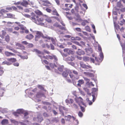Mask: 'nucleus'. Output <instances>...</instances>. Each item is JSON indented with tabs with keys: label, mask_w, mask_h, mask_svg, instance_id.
Returning <instances> with one entry per match:
<instances>
[{
	"label": "nucleus",
	"mask_w": 125,
	"mask_h": 125,
	"mask_svg": "<svg viewBox=\"0 0 125 125\" xmlns=\"http://www.w3.org/2000/svg\"><path fill=\"white\" fill-rule=\"evenodd\" d=\"M73 72L74 74L76 75V77H75L74 78L76 79H78L79 78V77L78 75V72L75 70H73Z\"/></svg>",
	"instance_id": "412c9836"
},
{
	"label": "nucleus",
	"mask_w": 125,
	"mask_h": 125,
	"mask_svg": "<svg viewBox=\"0 0 125 125\" xmlns=\"http://www.w3.org/2000/svg\"><path fill=\"white\" fill-rule=\"evenodd\" d=\"M44 96V94L41 92H37L36 94V97L37 98H40L42 96Z\"/></svg>",
	"instance_id": "ddd939ff"
},
{
	"label": "nucleus",
	"mask_w": 125,
	"mask_h": 125,
	"mask_svg": "<svg viewBox=\"0 0 125 125\" xmlns=\"http://www.w3.org/2000/svg\"><path fill=\"white\" fill-rule=\"evenodd\" d=\"M52 121L55 122H57L59 121V120L58 117H55L53 118Z\"/></svg>",
	"instance_id": "4c0bfd02"
},
{
	"label": "nucleus",
	"mask_w": 125,
	"mask_h": 125,
	"mask_svg": "<svg viewBox=\"0 0 125 125\" xmlns=\"http://www.w3.org/2000/svg\"><path fill=\"white\" fill-rule=\"evenodd\" d=\"M95 61L96 62V63H95L96 64L98 65L100 64V63L102 61V59L96 57H95Z\"/></svg>",
	"instance_id": "f8f14e48"
},
{
	"label": "nucleus",
	"mask_w": 125,
	"mask_h": 125,
	"mask_svg": "<svg viewBox=\"0 0 125 125\" xmlns=\"http://www.w3.org/2000/svg\"><path fill=\"white\" fill-rule=\"evenodd\" d=\"M13 65L16 66H18L19 65V63L18 62H16L13 63Z\"/></svg>",
	"instance_id": "e2e57ef3"
},
{
	"label": "nucleus",
	"mask_w": 125,
	"mask_h": 125,
	"mask_svg": "<svg viewBox=\"0 0 125 125\" xmlns=\"http://www.w3.org/2000/svg\"><path fill=\"white\" fill-rule=\"evenodd\" d=\"M84 80L86 81L87 83L89 82L90 80L86 77H84Z\"/></svg>",
	"instance_id": "680f3d73"
},
{
	"label": "nucleus",
	"mask_w": 125,
	"mask_h": 125,
	"mask_svg": "<svg viewBox=\"0 0 125 125\" xmlns=\"http://www.w3.org/2000/svg\"><path fill=\"white\" fill-rule=\"evenodd\" d=\"M34 51L41 58V59H42V56H43L44 55V53L36 49H34Z\"/></svg>",
	"instance_id": "423d86ee"
},
{
	"label": "nucleus",
	"mask_w": 125,
	"mask_h": 125,
	"mask_svg": "<svg viewBox=\"0 0 125 125\" xmlns=\"http://www.w3.org/2000/svg\"><path fill=\"white\" fill-rule=\"evenodd\" d=\"M43 115L44 116L46 117H48L49 116L48 114L45 113H43Z\"/></svg>",
	"instance_id": "052dcab7"
},
{
	"label": "nucleus",
	"mask_w": 125,
	"mask_h": 125,
	"mask_svg": "<svg viewBox=\"0 0 125 125\" xmlns=\"http://www.w3.org/2000/svg\"><path fill=\"white\" fill-rule=\"evenodd\" d=\"M28 4V2L26 0L23 1L21 3V5L25 7H26Z\"/></svg>",
	"instance_id": "aec40b11"
},
{
	"label": "nucleus",
	"mask_w": 125,
	"mask_h": 125,
	"mask_svg": "<svg viewBox=\"0 0 125 125\" xmlns=\"http://www.w3.org/2000/svg\"><path fill=\"white\" fill-rule=\"evenodd\" d=\"M21 43L23 44L27 45L28 44L27 42L26 41H23L21 42Z\"/></svg>",
	"instance_id": "bf43d9fd"
},
{
	"label": "nucleus",
	"mask_w": 125,
	"mask_h": 125,
	"mask_svg": "<svg viewBox=\"0 0 125 125\" xmlns=\"http://www.w3.org/2000/svg\"><path fill=\"white\" fill-rule=\"evenodd\" d=\"M88 22L87 20H84L82 23V25L83 26H85L86 24V23Z\"/></svg>",
	"instance_id": "a19ab883"
},
{
	"label": "nucleus",
	"mask_w": 125,
	"mask_h": 125,
	"mask_svg": "<svg viewBox=\"0 0 125 125\" xmlns=\"http://www.w3.org/2000/svg\"><path fill=\"white\" fill-rule=\"evenodd\" d=\"M84 74L85 75L90 77H94V74L92 73L85 72H84Z\"/></svg>",
	"instance_id": "dca6fc26"
},
{
	"label": "nucleus",
	"mask_w": 125,
	"mask_h": 125,
	"mask_svg": "<svg viewBox=\"0 0 125 125\" xmlns=\"http://www.w3.org/2000/svg\"><path fill=\"white\" fill-rule=\"evenodd\" d=\"M24 16L26 17L30 18L31 19V15H29L27 14H25Z\"/></svg>",
	"instance_id": "4d7b16f0"
},
{
	"label": "nucleus",
	"mask_w": 125,
	"mask_h": 125,
	"mask_svg": "<svg viewBox=\"0 0 125 125\" xmlns=\"http://www.w3.org/2000/svg\"><path fill=\"white\" fill-rule=\"evenodd\" d=\"M35 14L37 15H42V12L41 11H40L39 10H37L35 11Z\"/></svg>",
	"instance_id": "5701e85b"
},
{
	"label": "nucleus",
	"mask_w": 125,
	"mask_h": 125,
	"mask_svg": "<svg viewBox=\"0 0 125 125\" xmlns=\"http://www.w3.org/2000/svg\"><path fill=\"white\" fill-rule=\"evenodd\" d=\"M37 90V88H35L32 90V91L34 93H36Z\"/></svg>",
	"instance_id": "0e129e2a"
},
{
	"label": "nucleus",
	"mask_w": 125,
	"mask_h": 125,
	"mask_svg": "<svg viewBox=\"0 0 125 125\" xmlns=\"http://www.w3.org/2000/svg\"><path fill=\"white\" fill-rule=\"evenodd\" d=\"M120 19H123V20L124 22H125V16L123 14H121V15Z\"/></svg>",
	"instance_id": "58836bf2"
},
{
	"label": "nucleus",
	"mask_w": 125,
	"mask_h": 125,
	"mask_svg": "<svg viewBox=\"0 0 125 125\" xmlns=\"http://www.w3.org/2000/svg\"><path fill=\"white\" fill-rule=\"evenodd\" d=\"M62 75L64 77H66L68 75L67 70L65 71H64L62 73Z\"/></svg>",
	"instance_id": "7c9ffc66"
},
{
	"label": "nucleus",
	"mask_w": 125,
	"mask_h": 125,
	"mask_svg": "<svg viewBox=\"0 0 125 125\" xmlns=\"http://www.w3.org/2000/svg\"><path fill=\"white\" fill-rule=\"evenodd\" d=\"M3 17L9 18H12L13 17L12 14L11 13L6 14L5 15L3 16Z\"/></svg>",
	"instance_id": "6ab92c4d"
},
{
	"label": "nucleus",
	"mask_w": 125,
	"mask_h": 125,
	"mask_svg": "<svg viewBox=\"0 0 125 125\" xmlns=\"http://www.w3.org/2000/svg\"><path fill=\"white\" fill-rule=\"evenodd\" d=\"M65 60L67 61H73L75 59V58L73 55L68 57L65 58Z\"/></svg>",
	"instance_id": "0eeeda50"
},
{
	"label": "nucleus",
	"mask_w": 125,
	"mask_h": 125,
	"mask_svg": "<svg viewBox=\"0 0 125 125\" xmlns=\"http://www.w3.org/2000/svg\"><path fill=\"white\" fill-rule=\"evenodd\" d=\"M7 60L9 62L12 63L15 62L17 60L16 58H11L7 59Z\"/></svg>",
	"instance_id": "a211bd4d"
},
{
	"label": "nucleus",
	"mask_w": 125,
	"mask_h": 125,
	"mask_svg": "<svg viewBox=\"0 0 125 125\" xmlns=\"http://www.w3.org/2000/svg\"><path fill=\"white\" fill-rule=\"evenodd\" d=\"M2 64H7V65H10L11 64V63L8 61H5L3 62Z\"/></svg>",
	"instance_id": "c756f323"
},
{
	"label": "nucleus",
	"mask_w": 125,
	"mask_h": 125,
	"mask_svg": "<svg viewBox=\"0 0 125 125\" xmlns=\"http://www.w3.org/2000/svg\"><path fill=\"white\" fill-rule=\"evenodd\" d=\"M119 42L122 50L125 49V41L124 40H122L119 41Z\"/></svg>",
	"instance_id": "9b49d317"
},
{
	"label": "nucleus",
	"mask_w": 125,
	"mask_h": 125,
	"mask_svg": "<svg viewBox=\"0 0 125 125\" xmlns=\"http://www.w3.org/2000/svg\"><path fill=\"white\" fill-rule=\"evenodd\" d=\"M120 11L121 12H124L125 11V7L122 8L120 9Z\"/></svg>",
	"instance_id": "774afa93"
},
{
	"label": "nucleus",
	"mask_w": 125,
	"mask_h": 125,
	"mask_svg": "<svg viewBox=\"0 0 125 125\" xmlns=\"http://www.w3.org/2000/svg\"><path fill=\"white\" fill-rule=\"evenodd\" d=\"M76 53L78 55H80L83 54L85 53L84 51L79 49H78V51Z\"/></svg>",
	"instance_id": "2eb2a0df"
},
{
	"label": "nucleus",
	"mask_w": 125,
	"mask_h": 125,
	"mask_svg": "<svg viewBox=\"0 0 125 125\" xmlns=\"http://www.w3.org/2000/svg\"><path fill=\"white\" fill-rule=\"evenodd\" d=\"M51 40L52 41V43L54 44H56V42H55V40L53 38H52L51 39Z\"/></svg>",
	"instance_id": "6e6d98bb"
},
{
	"label": "nucleus",
	"mask_w": 125,
	"mask_h": 125,
	"mask_svg": "<svg viewBox=\"0 0 125 125\" xmlns=\"http://www.w3.org/2000/svg\"><path fill=\"white\" fill-rule=\"evenodd\" d=\"M31 19L36 24L40 23L43 21L45 19L43 17H40L32 12L31 13Z\"/></svg>",
	"instance_id": "f257e3e1"
},
{
	"label": "nucleus",
	"mask_w": 125,
	"mask_h": 125,
	"mask_svg": "<svg viewBox=\"0 0 125 125\" xmlns=\"http://www.w3.org/2000/svg\"><path fill=\"white\" fill-rule=\"evenodd\" d=\"M63 51L64 52L67 53L68 54H73L74 53V52L73 51L68 48L65 49Z\"/></svg>",
	"instance_id": "9d476101"
},
{
	"label": "nucleus",
	"mask_w": 125,
	"mask_h": 125,
	"mask_svg": "<svg viewBox=\"0 0 125 125\" xmlns=\"http://www.w3.org/2000/svg\"><path fill=\"white\" fill-rule=\"evenodd\" d=\"M59 28L60 29L62 30H65L66 29L65 27L62 26L61 25L59 26Z\"/></svg>",
	"instance_id": "37998d69"
},
{
	"label": "nucleus",
	"mask_w": 125,
	"mask_h": 125,
	"mask_svg": "<svg viewBox=\"0 0 125 125\" xmlns=\"http://www.w3.org/2000/svg\"><path fill=\"white\" fill-rule=\"evenodd\" d=\"M85 29L86 30L90 31V27L88 26H86L85 27Z\"/></svg>",
	"instance_id": "864d4df0"
},
{
	"label": "nucleus",
	"mask_w": 125,
	"mask_h": 125,
	"mask_svg": "<svg viewBox=\"0 0 125 125\" xmlns=\"http://www.w3.org/2000/svg\"><path fill=\"white\" fill-rule=\"evenodd\" d=\"M1 16L3 17V16H4V15H5L6 14H3V13L6 12H7V11L4 9H2L1 10Z\"/></svg>",
	"instance_id": "e433bc0d"
},
{
	"label": "nucleus",
	"mask_w": 125,
	"mask_h": 125,
	"mask_svg": "<svg viewBox=\"0 0 125 125\" xmlns=\"http://www.w3.org/2000/svg\"><path fill=\"white\" fill-rule=\"evenodd\" d=\"M0 111L3 114L7 113V112L6 110H0Z\"/></svg>",
	"instance_id": "5fc2aeb1"
},
{
	"label": "nucleus",
	"mask_w": 125,
	"mask_h": 125,
	"mask_svg": "<svg viewBox=\"0 0 125 125\" xmlns=\"http://www.w3.org/2000/svg\"><path fill=\"white\" fill-rule=\"evenodd\" d=\"M80 65L81 67L83 68L87 69L88 68H92V67L91 66L89 65H86L84 62H80Z\"/></svg>",
	"instance_id": "39448f33"
},
{
	"label": "nucleus",
	"mask_w": 125,
	"mask_h": 125,
	"mask_svg": "<svg viewBox=\"0 0 125 125\" xmlns=\"http://www.w3.org/2000/svg\"><path fill=\"white\" fill-rule=\"evenodd\" d=\"M78 115V116L80 117H82L83 116V114L80 111L79 112Z\"/></svg>",
	"instance_id": "de8ad7c7"
},
{
	"label": "nucleus",
	"mask_w": 125,
	"mask_h": 125,
	"mask_svg": "<svg viewBox=\"0 0 125 125\" xmlns=\"http://www.w3.org/2000/svg\"><path fill=\"white\" fill-rule=\"evenodd\" d=\"M78 82L81 84H83L84 82L83 80H80L78 81Z\"/></svg>",
	"instance_id": "8fccbe9b"
},
{
	"label": "nucleus",
	"mask_w": 125,
	"mask_h": 125,
	"mask_svg": "<svg viewBox=\"0 0 125 125\" xmlns=\"http://www.w3.org/2000/svg\"><path fill=\"white\" fill-rule=\"evenodd\" d=\"M10 121L12 123L14 124L15 125H18L19 124V122L15 120L10 119Z\"/></svg>",
	"instance_id": "b1692460"
},
{
	"label": "nucleus",
	"mask_w": 125,
	"mask_h": 125,
	"mask_svg": "<svg viewBox=\"0 0 125 125\" xmlns=\"http://www.w3.org/2000/svg\"><path fill=\"white\" fill-rule=\"evenodd\" d=\"M34 121L36 120L38 122L41 123L43 120V118L42 115L41 114H38L36 118L34 117L33 119Z\"/></svg>",
	"instance_id": "20e7f679"
},
{
	"label": "nucleus",
	"mask_w": 125,
	"mask_h": 125,
	"mask_svg": "<svg viewBox=\"0 0 125 125\" xmlns=\"http://www.w3.org/2000/svg\"><path fill=\"white\" fill-rule=\"evenodd\" d=\"M68 73H69L70 77L72 78L74 77V75L72 74L71 71L70 70H67Z\"/></svg>",
	"instance_id": "a878e982"
},
{
	"label": "nucleus",
	"mask_w": 125,
	"mask_h": 125,
	"mask_svg": "<svg viewBox=\"0 0 125 125\" xmlns=\"http://www.w3.org/2000/svg\"><path fill=\"white\" fill-rule=\"evenodd\" d=\"M75 30L76 31H78L80 32L81 31V29L79 28H75Z\"/></svg>",
	"instance_id": "13d9d810"
},
{
	"label": "nucleus",
	"mask_w": 125,
	"mask_h": 125,
	"mask_svg": "<svg viewBox=\"0 0 125 125\" xmlns=\"http://www.w3.org/2000/svg\"><path fill=\"white\" fill-rule=\"evenodd\" d=\"M75 99L77 103H82L83 102V99L81 97H79L78 98H75Z\"/></svg>",
	"instance_id": "f3484780"
},
{
	"label": "nucleus",
	"mask_w": 125,
	"mask_h": 125,
	"mask_svg": "<svg viewBox=\"0 0 125 125\" xmlns=\"http://www.w3.org/2000/svg\"><path fill=\"white\" fill-rule=\"evenodd\" d=\"M62 30H57V32H58V33L60 34H63V32L62 31Z\"/></svg>",
	"instance_id": "a18cd8bd"
},
{
	"label": "nucleus",
	"mask_w": 125,
	"mask_h": 125,
	"mask_svg": "<svg viewBox=\"0 0 125 125\" xmlns=\"http://www.w3.org/2000/svg\"><path fill=\"white\" fill-rule=\"evenodd\" d=\"M20 49H21L22 50H25V47L22 45L21 44V46H20Z\"/></svg>",
	"instance_id": "3c124183"
},
{
	"label": "nucleus",
	"mask_w": 125,
	"mask_h": 125,
	"mask_svg": "<svg viewBox=\"0 0 125 125\" xmlns=\"http://www.w3.org/2000/svg\"><path fill=\"white\" fill-rule=\"evenodd\" d=\"M52 14L54 15L57 16H59V14L58 13L56 10L54 9L52 11Z\"/></svg>",
	"instance_id": "393cba45"
},
{
	"label": "nucleus",
	"mask_w": 125,
	"mask_h": 125,
	"mask_svg": "<svg viewBox=\"0 0 125 125\" xmlns=\"http://www.w3.org/2000/svg\"><path fill=\"white\" fill-rule=\"evenodd\" d=\"M2 34L0 36L1 38L4 39V36L6 34V31L3 30L2 31Z\"/></svg>",
	"instance_id": "c85d7f7f"
},
{
	"label": "nucleus",
	"mask_w": 125,
	"mask_h": 125,
	"mask_svg": "<svg viewBox=\"0 0 125 125\" xmlns=\"http://www.w3.org/2000/svg\"><path fill=\"white\" fill-rule=\"evenodd\" d=\"M57 69H55L54 71L56 73H59V71L60 72H62L63 70V67L62 66H59L57 68Z\"/></svg>",
	"instance_id": "6e6552de"
},
{
	"label": "nucleus",
	"mask_w": 125,
	"mask_h": 125,
	"mask_svg": "<svg viewBox=\"0 0 125 125\" xmlns=\"http://www.w3.org/2000/svg\"><path fill=\"white\" fill-rule=\"evenodd\" d=\"M83 60L85 62H86L88 61L89 60V57L87 56H84L83 57Z\"/></svg>",
	"instance_id": "f704fd0d"
},
{
	"label": "nucleus",
	"mask_w": 125,
	"mask_h": 125,
	"mask_svg": "<svg viewBox=\"0 0 125 125\" xmlns=\"http://www.w3.org/2000/svg\"><path fill=\"white\" fill-rule=\"evenodd\" d=\"M72 118L73 119V120H75V121L76 122L75 123L76 125H78L79 124V122L78 121V120L76 119L73 116H72Z\"/></svg>",
	"instance_id": "ea45409f"
},
{
	"label": "nucleus",
	"mask_w": 125,
	"mask_h": 125,
	"mask_svg": "<svg viewBox=\"0 0 125 125\" xmlns=\"http://www.w3.org/2000/svg\"><path fill=\"white\" fill-rule=\"evenodd\" d=\"M46 10L48 12L50 13L52 11L51 10L48 8H47L46 9Z\"/></svg>",
	"instance_id": "603ef678"
},
{
	"label": "nucleus",
	"mask_w": 125,
	"mask_h": 125,
	"mask_svg": "<svg viewBox=\"0 0 125 125\" xmlns=\"http://www.w3.org/2000/svg\"><path fill=\"white\" fill-rule=\"evenodd\" d=\"M42 62L43 63H44L46 64H48L49 62L46 60H42Z\"/></svg>",
	"instance_id": "79ce46f5"
},
{
	"label": "nucleus",
	"mask_w": 125,
	"mask_h": 125,
	"mask_svg": "<svg viewBox=\"0 0 125 125\" xmlns=\"http://www.w3.org/2000/svg\"><path fill=\"white\" fill-rule=\"evenodd\" d=\"M65 119L67 121H69L72 118V116L70 115H68L66 116H65Z\"/></svg>",
	"instance_id": "cd10ccee"
},
{
	"label": "nucleus",
	"mask_w": 125,
	"mask_h": 125,
	"mask_svg": "<svg viewBox=\"0 0 125 125\" xmlns=\"http://www.w3.org/2000/svg\"><path fill=\"white\" fill-rule=\"evenodd\" d=\"M34 37L31 34H30L27 35L26 37V38L29 40L31 39Z\"/></svg>",
	"instance_id": "4be33fe9"
},
{
	"label": "nucleus",
	"mask_w": 125,
	"mask_h": 125,
	"mask_svg": "<svg viewBox=\"0 0 125 125\" xmlns=\"http://www.w3.org/2000/svg\"><path fill=\"white\" fill-rule=\"evenodd\" d=\"M5 39L7 42H9L10 40V37L7 34L5 36Z\"/></svg>",
	"instance_id": "bb28decb"
},
{
	"label": "nucleus",
	"mask_w": 125,
	"mask_h": 125,
	"mask_svg": "<svg viewBox=\"0 0 125 125\" xmlns=\"http://www.w3.org/2000/svg\"><path fill=\"white\" fill-rule=\"evenodd\" d=\"M50 45L51 49L54 50V46L52 44H51Z\"/></svg>",
	"instance_id": "338daca9"
},
{
	"label": "nucleus",
	"mask_w": 125,
	"mask_h": 125,
	"mask_svg": "<svg viewBox=\"0 0 125 125\" xmlns=\"http://www.w3.org/2000/svg\"><path fill=\"white\" fill-rule=\"evenodd\" d=\"M56 3H57V5H59L60 4V1L59 0H54Z\"/></svg>",
	"instance_id": "69168bd1"
},
{
	"label": "nucleus",
	"mask_w": 125,
	"mask_h": 125,
	"mask_svg": "<svg viewBox=\"0 0 125 125\" xmlns=\"http://www.w3.org/2000/svg\"><path fill=\"white\" fill-rule=\"evenodd\" d=\"M36 35L35 36V40L37 41L39 40L41 37L43 39H46L48 40H50L51 37L47 36H44L43 34L41 31H36Z\"/></svg>",
	"instance_id": "f03ea898"
},
{
	"label": "nucleus",
	"mask_w": 125,
	"mask_h": 125,
	"mask_svg": "<svg viewBox=\"0 0 125 125\" xmlns=\"http://www.w3.org/2000/svg\"><path fill=\"white\" fill-rule=\"evenodd\" d=\"M41 90H42L45 92H46V90L44 89V87L41 85H38L37 86Z\"/></svg>",
	"instance_id": "c9c22d12"
},
{
	"label": "nucleus",
	"mask_w": 125,
	"mask_h": 125,
	"mask_svg": "<svg viewBox=\"0 0 125 125\" xmlns=\"http://www.w3.org/2000/svg\"><path fill=\"white\" fill-rule=\"evenodd\" d=\"M23 110H17V112H14L13 113V114L16 116H18L20 114L23 113Z\"/></svg>",
	"instance_id": "1a4fd4ad"
},
{
	"label": "nucleus",
	"mask_w": 125,
	"mask_h": 125,
	"mask_svg": "<svg viewBox=\"0 0 125 125\" xmlns=\"http://www.w3.org/2000/svg\"><path fill=\"white\" fill-rule=\"evenodd\" d=\"M8 123V121L7 119H4L1 122V123L2 125L7 124Z\"/></svg>",
	"instance_id": "2f4dec72"
},
{
	"label": "nucleus",
	"mask_w": 125,
	"mask_h": 125,
	"mask_svg": "<svg viewBox=\"0 0 125 125\" xmlns=\"http://www.w3.org/2000/svg\"><path fill=\"white\" fill-rule=\"evenodd\" d=\"M45 16L47 17V18L45 19V21L48 22L50 23L52 22V20L51 18L49 17H47L46 15Z\"/></svg>",
	"instance_id": "72a5a7b5"
},
{
	"label": "nucleus",
	"mask_w": 125,
	"mask_h": 125,
	"mask_svg": "<svg viewBox=\"0 0 125 125\" xmlns=\"http://www.w3.org/2000/svg\"><path fill=\"white\" fill-rule=\"evenodd\" d=\"M122 52H123V56H124V59L125 60V49H123Z\"/></svg>",
	"instance_id": "09e8293b"
},
{
	"label": "nucleus",
	"mask_w": 125,
	"mask_h": 125,
	"mask_svg": "<svg viewBox=\"0 0 125 125\" xmlns=\"http://www.w3.org/2000/svg\"><path fill=\"white\" fill-rule=\"evenodd\" d=\"M114 26L115 27V29L117 31L120 30L121 32L124 31L125 29V27L120 26L118 24H117L115 22H114Z\"/></svg>",
	"instance_id": "7ed1b4c3"
},
{
	"label": "nucleus",
	"mask_w": 125,
	"mask_h": 125,
	"mask_svg": "<svg viewBox=\"0 0 125 125\" xmlns=\"http://www.w3.org/2000/svg\"><path fill=\"white\" fill-rule=\"evenodd\" d=\"M5 54L7 56H15V54L9 52L8 51H5Z\"/></svg>",
	"instance_id": "4468645a"
},
{
	"label": "nucleus",
	"mask_w": 125,
	"mask_h": 125,
	"mask_svg": "<svg viewBox=\"0 0 125 125\" xmlns=\"http://www.w3.org/2000/svg\"><path fill=\"white\" fill-rule=\"evenodd\" d=\"M100 56L101 58L100 59L102 60L104 57V56L103 53L102 52L100 53Z\"/></svg>",
	"instance_id": "49530a36"
},
{
	"label": "nucleus",
	"mask_w": 125,
	"mask_h": 125,
	"mask_svg": "<svg viewBox=\"0 0 125 125\" xmlns=\"http://www.w3.org/2000/svg\"><path fill=\"white\" fill-rule=\"evenodd\" d=\"M53 55H52V56H51L50 55H48V59H50L51 60H52L53 59Z\"/></svg>",
	"instance_id": "c03bdc74"
},
{
	"label": "nucleus",
	"mask_w": 125,
	"mask_h": 125,
	"mask_svg": "<svg viewBox=\"0 0 125 125\" xmlns=\"http://www.w3.org/2000/svg\"><path fill=\"white\" fill-rule=\"evenodd\" d=\"M116 6L120 8H121L123 7V5L121 4L120 1H119L117 3Z\"/></svg>",
	"instance_id": "473e14b6"
}]
</instances>
